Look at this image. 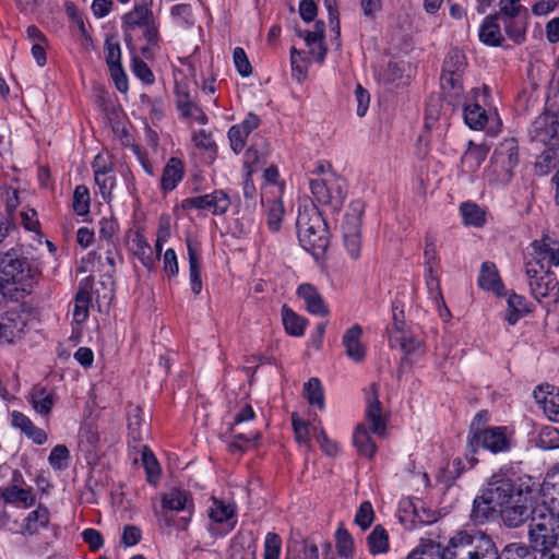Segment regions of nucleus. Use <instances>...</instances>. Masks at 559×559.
<instances>
[{
    "label": "nucleus",
    "instance_id": "f257e3e1",
    "mask_svg": "<svg viewBox=\"0 0 559 559\" xmlns=\"http://www.w3.org/2000/svg\"><path fill=\"white\" fill-rule=\"evenodd\" d=\"M39 275L38 269L12 250L0 257V293L3 298L20 301L31 294Z\"/></svg>",
    "mask_w": 559,
    "mask_h": 559
},
{
    "label": "nucleus",
    "instance_id": "f03ea898",
    "mask_svg": "<svg viewBox=\"0 0 559 559\" xmlns=\"http://www.w3.org/2000/svg\"><path fill=\"white\" fill-rule=\"evenodd\" d=\"M296 227L301 247L316 259L323 257L330 245V230L314 204L299 210Z\"/></svg>",
    "mask_w": 559,
    "mask_h": 559
},
{
    "label": "nucleus",
    "instance_id": "7ed1b4c3",
    "mask_svg": "<svg viewBox=\"0 0 559 559\" xmlns=\"http://www.w3.org/2000/svg\"><path fill=\"white\" fill-rule=\"evenodd\" d=\"M518 486L519 488L512 495L510 502L499 508L501 519L508 527L521 526L538 507L537 500L540 490L532 477L523 476Z\"/></svg>",
    "mask_w": 559,
    "mask_h": 559
},
{
    "label": "nucleus",
    "instance_id": "20e7f679",
    "mask_svg": "<svg viewBox=\"0 0 559 559\" xmlns=\"http://www.w3.org/2000/svg\"><path fill=\"white\" fill-rule=\"evenodd\" d=\"M492 538L481 532H460L449 542L447 559H500Z\"/></svg>",
    "mask_w": 559,
    "mask_h": 559
},
{
    "label": "nucleus",
    "instance_id": "39448f33",
    "mask_svg": "<svg viewBox=\"0 0 559 559\" xmlns=\"http://www.w3.org/2000/svg\"><path fill=\"white\" fill-rule=\"evenodd\" d=\"M528 539L536 551H547L557 548L559 537V513L544 503L531 514Z\"/></svg>",
    "mask_w": 559,
    "mask_h": 559
},
{
    "label": "nucleus",
    "instance_id": "423d86ee",
    "mask_svg": "<svg viewBox=\"0 0 559 559\" xmlns=\"http://www.w3.org/2000/svg\"><path fill=\"white\" fill-rule=\"evenodd\" d=\"M511 448V439L508 436L507 427H486L483 432H477L467 440L466 459L471 467L478 463L475 456L479 449L487 450L493 454L508 452Z\"/></svg>",
    "mask_w": 559,
    "mask_h": 559
},
{
    "label": "nucleus",
    "instance_id": "0eeeda50",
    "mask_svg": "<svg viewBox=\"0 0 559 559\" xmlns=\"http://www.w3.org/2000/svg\"><path fill=\"white\" fill-rule=\"evenodd\" d=\"M525 273L536 274V270L543 266L544 270H550L559 265V242L548 235L542 239L534 240L524 254Z\"/></svg>",
    "mask_w": 559,
    "mask_h": 559
},
{
    "label": "nucleus",
    "instance_id": "6e6552de",
    "mask_svg": "<svg viewBox=\"0 0 559 559\" xmlns=\"http://www.w3.org/2000/svg\"><path fill=\"white\" fill-rule=\"evenodd\" d=\"M309 185L319 204L330 206L333 211L342 207L346 197L344 179L331 174L330 177L310 179Z\"/></svg>",
    "mask_w": 559,
    "mask_h": 559
},
{
    "label": "nucleus",
    "instance_id": "1a4fd4ad",
    "mask_svg": "<svg viewBox=\"0 0 559 559\" xmlns=\"http://www.w3.org/2000/svg\"><path fill=\"white\" fill-rule=\"evenodd\" d=\"M518 164L519 143L516 139H504L497 145L491 156V169L496 175V180L502 183L509 182Z\"/></svg>",
    "mask_w": 559,
    "mask_h": 559
},
{
    "label": "nucleus",
    "instance_id": "9d476101",
    "mask_svg": "<svg viewBox=\"0 0 559 559\" xmlns=\"http://www.w3.org/2000/svg\"><path fill=\"white\" fill-rule=\"evenodd\" d=\"M532 296L548 308L559 300V283L555 273L540 266L536 274H526Z\"/></svg>",
    "mask_w": 559,
    "mask_h": 559
},
{
    "label": "nucleus",
    "instance_id": "9b49d317",
    "mask_svg": "<svg viewBox=\"0 0 559 559\" xmlns=\"http://www.w3.org/2000/svg\"><path fill=\"white\" fill-rule=\"evenodd\" d=\"M523 477L516 476L515 473L510 469L501 468L493 473L489 478L487 488L485 491L488 497L493 499L499 508L508 502L512 498V495L516 492Z\"/></svg>",
    "mask_w": 559,
    "mask_h": 559
},
{
    "label": "nucleus",
    "instance_id": "f8f14e48",
    "mask_svg": "<svg viewBox=\"0 0 559 559\" xmlns=\"http://www.w3.org/2000/svg\"><path fill=\"white\" fill-rule=\"evenodd\" d=\"M531 140L559 150V120L555 112L545 109L532 123Z\"/></svg>",
    "mask_w": 559,
    "mask_h": 559
},
{
    "label": "nucleus",
    "instance_id": "ddd939ff",
    "mask_svg": "<svg viewBox=\"0 0 559 559\" xmlns=\"http://www.w3.org/2000/svg\"><path fill=\"white\" fill-rule=\"evenodd\" d=\"M362 207L359 203L354 207L353 213H346L342 223L343 238L346 250L352 259L357 260L360 257Z\"/></svg>",
    "mask_w": 559,
    "mask_h": 559
},
{
    "label": "nucleus",
    "instance_id": "4468645a",
    "mask_svg": "<svg viewBox=\"0 0 559 559\" xmlns=\"http://www.w3.org/2000/svg\"><path fill=\"white\" fill-rule=\"evenodd\" d=\"M183 210H209L214 215L225 214L230 206V199L223 190H215L212 193L187 198L182 200Z\"/></svg>",
    "mask_w": 559,
    "mask_h": 559
},
{
    "label": "nucleus",
    "instance_id": "2eb2a0df",
    "mask_svg": "<svg viewBox=\"0 0 559 559\" xmlns=\"http://www.w3.org/2000/svg\"><path fill=\"white\" fill-rule=\"evenodd\" d=\"M371 396L368 397L366 419L369 423V430L379 437H384L386 431V419L382 415V404L379 401V385H370Z\"/></svg>",
    "mask_w": 559,
    "mask_h": 559
},
{
    "label": "nucleus",
    "instance_id": "dca6fc26",
    "mask_svg": "<svg viewBox=\"0 0 559 559\" xmlns=\"http://www.w3.org/2000/svg\"><path fill=\"white\" fill-rule=\"evenodd\" d=\"M534 399L543 406L547 418L559 423V390L552 384L544 383L534 390Z\"/></svg>",
    "mask_w": 559,
    "mask_h": 559
},
{
    "label": "nucleus",
    "instance_id": "f3484780",
    "mask_svg": "<svg viewBox=\"0 0 559 559\" xmlns=\"http://www.w3.org/2000/svg\"><path fill=\"white\" fill-rule=\"evenodd\" d=\"M440 85L443 100L448 105L452 106L453 108H459L466 104L468 97L464 93L462 76L441 75Z\"/></svg>",
    "mask_w": 559,
    "mask_h": 559
},
{
    "label": "nucleus",
    "instance_id": "a211bd4d",
    "mask_svg": "<svg viewBox=\"0 0 559 559\" xmlns=\"http://www.w3.org/2000/svg\"><path fill=\"white\" fill-rule=\"evenodd\" d=\"M162 508L164 511H185L192 514L194 503L189 491L180 488H171L162 495Z\"/></svg>",
    "mask_w": 559,
    "mask_h": 559
},
{
    "label": "nucleus",
    "instance_id": "6ab92c4d",
    "mask_svg": "<svg viewBox=\"0 0 559 559\" xmlns=\"http://www.w3.org/2000/svg\"><path fill=\"white\" fill-rule=\"evenodd\" d=\"M499 506L496 504L493 499L489 498L487 492L484 490L480 496H477L473 501V508L471 511V520L474 524L479 525L495 519Z\"/></svg>",
    "mask_w": 559,
    "mask_h": 559
},
{
    "label": "nucleus",
    "instance_id": "aec40b11",
    "mask_svg": "<svg viewBox=\"0 0 559 559\" xmlns=\"http://www.w3.org/2000/svg\"><path fill=\"white\" fill-rule=\"evenodd\" d=\"M257 542L251 533H237L229 547L228 559H255Z\"/></svg>",
    "mask_w": 559,
    "mask_h": 559
},
{
    "label": "nucleus",
    "instance_id": "412c9836",
    "mask_svg": "<svg viewBox=\"0 0 559 559\" xmlns=\"http://www.w3.org/2000/svg\"><path fill=\"white\" fill-rule=\"evenodd\" d=\"M501 10L493 14L487 15L479 28L478 37L479 40L491 47L501 46L503 41V36L500 29V25L498 24V20L501 17Z\"/></svg>",
    "mask_w": 559,
    "mask_h": 559
},
{
    "label": "nucleus",
    "instance_id": "4be33fe9",
    "mask_svg": "<svg viewBox=\"0 0 559 559\" xmlns=\"http://www.w3.org/2000/svg\"><path fill=\"white\" fill-rule=\"evenodd\" d=\"M297 295L304 299L306 309L311 314L325 317L329 314V308L325 305L321 294L311 284H301L297 288Z\"/></svg>",
    "mask_w": 559,
    "mask_h": 559
},
{
    "label": "nucleus",
    "instance_id": "5701e85b",
    "mask_svg": "<svg viewBox=\"0 0 559 559\" xmlns=\"http://www.w3.org/2000/svg\"><path fill=\"white\" fill-rule=\"evenodd\" d=\"M25 321L17 311H7L0 319V342L12 343L25 328Z\"/></svg>",
    "mask_w": 559,
    "mask_h": 559
},
{
    "label": "nucleus",
    "instance_id": "b1692460",
    "mask_svg": "<svg viewBox=\"0 0 559 559\" xmlns=\"http://www.w3.org/2000/svg\"><path fill=\"white\" fill-rule=\"evenodd\" d=\"M361 334V326L355 324L346 330L342 340V343L346 349V355L356 362L362 361L366 357L365 346L360 342Z\"/></svg>",
    "mask_w": 559,
    "mask_h": 559
},
{
    "label": "nucleus",
    "instance_id": "393cba45",
    "mask_svg": "<svg viewBox=\"0 0 559 559\" xmlns=\"http://www.w3.org/2000/svg\"><path fill=\"white\" fill-rule=\"evenodd\" d=\"M187 250L191 290L194 295H199L202 290L200 252L197 245H194L190 239H187Z\"/></svg>",
    "mask_w": 559,
    "mask_h": 559
},
{
    "label": "nucleus",
    "instance_id": "a878e982",
    "mask_svg": "<svg viewBox=\"0 0 559 559\" xmlns=\"http://www.w3.org/2000/svg\"><path fill=\"white\" fill-rule=\"evenodd\" d=\"M55 402V393L45 386L35 385L29 392V403L33 408L43 416L50 414Z\"/></svg>",
    "mask_w": 559,
    "mask_h": 559
},
{
    "label": "nucleus",
    "instance_id": "bb28decb",
    "mask_svg": "<svg viewBox=\"0 0 559 559\" xmlns=\"http://www.w3.org/2000/svg\"><path fill=\"white\" fill-rule=\"evenodd\" d=\"M478 285L486 290H492L497 296H502L504 285L501 282L496 265L491 262H484L480 267Z\"/></svg>",
    "mask_w": 559,
    "mask_h": 559
},
{
    "label": "nucleus",
    "instance_id": "cd10ccee",
    "mask_svg": "<svg viewBox=\"0 0 559 559\" xmlns=\"http://www.w3.org/2000/svg\"><path fill=\"white\" fill-rule=\"evenodd\" d=\"M183 164L177 157H171L163 169L160 188L164 192L173 191L183 178Z\"/></svg>",
    "mask_w": 559,
    "mask_h": 559
},
{
    "label": "nucleus",
    "instance_id": "c85d7f7f",
    "mask_svg": "<svg viewBox=\"0 0 559 559\" xmlns=\"http://www.w3.org/2000/svg\"><path fill=\"white\" fill-rule=\"evenodd\" d=\"M12 426L19 428L25 436L36 444H43L47 440L46 432L36 427L33 421L23 413L14 411L12 413Z\"/></svg>",
    "mask_w": 559,
    "mask_h": 559
},
{
    "label": "nucleus",
    "instance_id": "c756f323",
    "mask_svg": "<svg viewBox=\"0 0 559 559\" xmlns=\"http://www.w3.org/2000/svg\"><path fill=\"white\" fill-rule=\"evenodd\" d=\"M209 516L216 523H226L228 525L227 532L231 531L237 523L236 508L215 498L209 509Z\"/></svg>",
    "mask_w": 559,
    "mask_h": 559
},
{
    "label": "nucleus",
    "instance_id": "7c9ffc66",
    "mask_svg": "<svg viewBox=\"0 0 559 559\" xmlns=\"http://www.w3.org/2000/svg\"><path fill=\"white\" fill-rule=\"evenodd\" d=\"M507 304L506 320L511 325H514L521 318L532 312L531 305L526 301L525 297L514 292L509 294Z\"/></svg>",
    "mask_w": 559,
    "mask_h": 559
},
{
    "label": "nucleus",
    "instance_id": "2f4dec72",
    "mask_svg": "<svg viewBox=\"0 0 559 559\" xmlns=\"http://www.w3.org/2000/svg\"><path fill=\"white\" fill-rule=\"evenodd\" d=\"M353 443L360 456L372 459L376 454L377 447L372 441L369 430L365 424H359L354 430Z\"/></svg>",
    "mask_w": 559,
    "mask_h": 559
},
{
    "label": "nucleus",
    "instance_id": "473e14b6",
    "mask_svg": "<svg viewBox=\"0 0 559 559\" xmlns=\"http://www.w3.org/2000/svg\"><path fill=\"white\" fill-rule=\"evenodd\" d=\"M466 66L467 62L464 52L457 48H452L443 61L441 75L463 76Z\"/></svg>",
    "mask_w": 559,
    "mask_h": 559
},
{
    "label": "nucleus",
    "instance_id": "72a5a7b5",
    "mask_svg": "<svg viewBox=\"0 0 559 559\" xmlns=\"http://www.w3.org/2000/svg\"><path fill=\"white\" fill-rule=\"evenodd\" d=\"M102 159L100 155H97L93 163L94 179L99 188L100 193L105 197L110 194L115 186V176L112 175V166L104 163L103 168H98V162Z\"/></svg>",
    "mask_w": 559,
    "mask_h": 559
},
{
    "label": "nucleus",
    "instance_id": "f704fd0d",
    "mask_svg": "<svg viewBox=\"0 0 559 559\" xmlns=\"http://www.w3.org/2000/svg\"><path fill=\"white\" fill-rule=\"evenodd\" d=\"M488 148L484 145L475 144L473 141L468 142L467 148L464 152L461 163L467 171H476L483 162L486 159Z\"/></svg>",
    "mask_w": 559,
    "mask_h": 559
},
{
    "label": "nucleus",
    "instance_id": "c9c22d12",
    "mask_svg": "<svg viewBox=\"0 0 559 559\" xmlns=\"http://www.w3.org/2000/svg\"><path fill=\"white\" fill-rule=\"evenodd\" d=\"M130 250L147 270L153 269L155 258L152 248L141 234L136 233L131 239Z\"/></svg>",
    "mask_w": 559,
    "mask_h": 559
},
{
    "label": "nucleus",
    "instance_id": "e433bc0d",
    "mask_svg": "<svg viewBox=\"0 0 559 559\" xmlns=\"http://www.w3.org/2000/svg\"><path fill=\"white\" fill-rule=\"evenodd\" d=\"M154 19L151 9L145 5L136 4L134 8L122 16V27L126 29H133L142 27Z\"/></svg>",
    "mask_w": 559,
    "mask_h": 559
},
{
    "label": "nucleus",
    "instance_id": "4c0bfd02",
    "mask_svg": "<svg viewBox=\"0 0 559 559\" xmlns=\"http://www.w3.org/2000/svg\"><path fill=\"white\" fill-rule=\"evenodd\" d=\"M504 24V31L509 38L515 44H521L525 39L526 23L520 17V13L514 15L501 14Z\"/></svg>",
    "mask_w": 559,
    "mask_h": 559
},
{
    "label": "nucleus",
    "instance_id": "58836bf2",
    "mask_svg": "<svg viewBox=\"0 0 559 559\" xmlns=\"http://www.w3.org/2000/svg\"><path fill=\"white\" fill-rule=\"evenodd\" d=\"M464 472V464L460 457L448 462L439 468L437 481L442 484L447 489L450 488Z\"/></svg>",
    "mask_w": 559,
    "mask_h": 559
},
{
    "label": "nucleus",
    "instance_id": "ea45409f",
    "mask_svg": "<svg viewBox=\"0 0 559 559\" xmlns=\"http://www.w3.org/2000/svg\"><path fill=\"white\" fill-rule=\"evenodd\" d=\"M463 117L465 123L473 130H481L488 121L486 110L478 104H465Z\"/></svg>",
    "mask_w": 559,
    "mask_h": 559
},
{
    "label": "nucleus",
    "instance_id": "a19ab883",
    "mask_svg": "<svg viewBox=\"0 0 559 559\" xmlns=\"http://www.w3.org/2000/svg\"><path fill=\"white\" fill-rule=\"evenodd\" d=\"M90 284L86 282L81 285L74 299L73 318L78 323L84 322L88 317V307L91 304Z\"/></svg>",
    "mask_w": 559,
    "mask_h": 559
},
{
    "label": "nucleus",
    "instance_id": "79ce46f5",
    "mask_svg": "<svg viewBox=\"0 0 559 559\" xmlns=\"http://www.w3.org/2000/svg\"><path fill=\"white\" fill-rule=\"evenodd\" d=\"M369 551L372 555L384 554L389 550V535L382 525H376L367 537Z\"/></svg>",
    "mask_w": 559,
    "mask_h": 559
},
{
    "label": "nucleus",
    "instance_id": "37998d69",
    "mask_svg": "<svg viewBox=\"0 0 559 559\" xmlns=\"http://www.w3.org/2000/svg\"><path fill=\"white\" fill-rule=\"evenodd\" d=\"M283 324L288 334L301 336L305 333L306 319L299 317L287 306L282 308Z\"/></svg>",
    "mask_w": 559,
    "mask_h": 559
},
{
    "label": "nucleus",
    "instance_id": "c03bdc74",
    "mask_svg": "<svg viewBox=\"0 0 559 559\" xmlns=\"http://www.w3.org/2000/svg\"><path fill=\"white\" fill-rule=\"evenodd\" d=\"M2 498L5 502H21L25 507L34 504L35 499L31 489L20 488L17 485H11L2 490Z\"/></svg>",
    "mask_w": 559,
    "mask_h": 559
},
{
    "label": "nucleus",
    "instance_id": "a18cd8bd",
    "mask_svg": "<svg viewBox=\"0 0 559 559\" xmlns=\"http://www.w3.org/2000/svg\"><path fill=\"white\" fill-rule=\"evenodd\" d=\"M460 211L465 225L481 227L486 222L485 211L476 203H462Z\"/></svg>",
    "mask_w": 559,
    "mask_h": 559
},
{
    "label": "nucleus",
    "instance_id": "49530a36",
    "mask_svg": "<svg viewBox=\"0 0 559 559\" xmlns=\"http://www.w3.org/2000/svg\"><path fill=\"white\" fill-rule=\"evenodd\" d=\"M304 396L310 405L319 409L324 408V395L321 382L318 378H310L304 385Z\"/></svg>",
    "mask_w": 559,
    "mask_h": 559
},
{
    "label": "nucleus",
    "instance_id": "de8ad7c7",
    "mask_svg": "<svg viewBox=\"0 0 559 559\" xmlns=\"http://www.w3.org/2000/svg\"><path fill=\"white\" fill-rule=\"evenodd\" d=\"M558 163L559 150H552V146H546V150L537 157L535 168L539 175H547Z\"/></svg>",
    "mask_w": 559,
    "mask_h": 559
},
{
    "label": "nucleus",
    "instance_id": "09e8293b",
    "mask_svg": "<svg viewBox=\"0 0 559 559\" xmlns=\"http://www.w3.org/2000/svg\"><path fill=\"white\" fill-rule=\"evenodd\" d=\"M49 522V511L47 508L39 507L32 511L25 520V532L34 535L40 527H45Z\"/></svg>",
    "mask_w": 559,
    "mask_h": 559
},
{
    "label": "nucleus",
    "instance_id": "8fccbe9b",
    "mask_svg": "<svg viewBox=\"0 0 559 559\" xmlns=\"http://www.w3.org/2000/svg\"><path fill=\"white\" fill-rule=\"evenodd\" d=\"M448 549L449 545L447 547H441L439 544L429 542L423 545L420 552L418 550L413 551L408 559H447Z\"/></svg>",
    "mask_w": 559,
    "mask_h": 559
},
{
    "label": "nucleus",
    "instance_id": "3c124183",
    "mask_svg": "<svg viewBox=\"0 0 559 559\" xmlns=\"http://www.w3.org/2000/svg\"><path fill=\"white\" fill-rule=\"evenodd\" d=\"M500 559H537L536 552L527 545L512 543L504 546Z\"/></svg>",
    "mask_w": 559,
    "mask_h": 559
},
{
    "label": "nucleus",
    "instance_id": "603ef678",
    "mask_svg": "<svg viewBox=\"0 0 559 559\" xmlns=\"http://www.w3.org/2000/svg\"><path fill=\"white\" fill-rule=\"evenodd\" d=\"M142 463L147 475V481L155 485L159 478L160 466L153 452L144 447L142 451Z\"/></svg>",
    "mask_w": 559,
    "mask_h": 559
},
{
    "label": "nucleus",
    "instance_id": "864d4df0",
    "mask_svg": "<svg viewBox=\"0 0 559 559\" xmlns=\"http://www.w3.org/2000/svg\"><path fill=\"white\" fill-rule=\"evenodd\" d=\"M90 203L88 189L83 185L78 186L73 192V211L78 215L84 216L90 212Z\"/></svg>",
    "mask_w": 559,
    "mask_h": 559
},
{
    "label": "nucleus",
    "instance_id": "5fc2aeb1",
    "mask_svg": "<svg viewBox=\"0 0 559 559\" xmlns=\"http://www.w3.org/2000/svg\"><path fill=\"white\" fill-rule=\"evenodd\" d=\"M336 549L341 557H352L354 552V539L348 531L340 526L335 533Z\"/></svg>",
    "mask_w": 559,
    "mask_h": 559
},
{
    "label": "nucleus",
    "instance_id": "6e6d98bb",
    "mask_svg": "<svg viewBox=\"0 0 559 559\" xmlns=\"http://www.w3.org/2000/svg\"><path fill=\"white\" fill-rule=\"evenodd\" d=\"M425 264L428 267V272L430 275V280L427 281V285L430 289H432V286L436 285L437 288L439 287V283L436 278L432 277L433 266L437 264V251H436V243L435 240L427 237L426 238V246H425Z\"/></svg>",
    "mask_w": 559,
    "mask_h": 559
},
{
    "label": "nucleus",
    "instance_id": "4d7b16f0",
    "mask_svg": "<svg viewBox=\"0 0 559 559\" xmlns=\"http://www.w3.org/2000/svg\"><path fill=\"white\" fill-rule=\"evenodd\" d=\"M537 445L545 450L559 449V430L551 426L544 427L539 432Z\"/></svg>",
    "mask_w": 559,
    "mask_h": 559
},
{
    "label": "nucleus",
    "instance_id": "13d9d810",
    "mask_svg": "<svg viewBox=\"0 0 559 559\" xmlns=\"http://www.w3.org/2000/svg\"><path fill=\"white\" fill-rule=\"evenodd\" d=\"M282 549V538L278 534L270 532L264 540L263 559H280Z\"/></svg>",
    "mask_w": 559,
    "mask_h": 559
},
{
    "label": "nucleus",
    "instance_id": "bf43d9fd",
    "mask_svg": "<svg viewBox=\"0 0 559 559\" xmlns=\"http://www.w3.org/2000/svg\"><path fill=\"white\" fill-rule=\"evenodd\" d=\"M290 63L293 75L300 81L307 73L308 60L302 51L297 50L295 47L290 49Z\"/></svg>",
    "mask_w": 559,
    "mask_h": 559
},
{
    "label": "nucleus",
    "instance_id": "052dcab7",
    "mask_svg": "<svg viewBox=\"0 0 559 559\" xmlns=\"http://www.w3.org/2000/svg\"><path fill=\"white\" fill-rule=\"evenodd\" d=\"M373 519L374 512L372 504L369 501L361 502L355 515V523L361 530L366 531L371 526Z\"/></svg>",
    "mask_w": 559,
    "mask_h": 559
},
{
    "label": "nucleus",
    "instance_id": "680f3d73",
    "mask_svg": "<svg viewBox=\"0 0 559 559\" xmlns=\"http://www.w3.org/2000/svg\"><path fill=\"white\" fill-rule=\"evenodd\" d=\"M284 214L283 203L278 200H273L267 209V226L272 231H277L281 227V222Z\"/></svg>",
    "mask_w": 559,
    "mask_h": 559
},
{
    "label": "nucleus",
    "instance_id": "e2e57ef3",
    "mask_svg": "<svg viewBox=\"0 0 559 559\" xmlns=\"http://www.w3.org/2000/svg\"><path fill=\"white\" fill-rule=\"evenodd\" d=\"M70 452L68 448L64 444H58L51 450L48 456V462L53 468L62 469L67 467Z\"/></svg>",
    "mask_w": 559,
    "mask_h": 559
},
{
    "label": "nucleus",
    "instance_id": "0e129e2a",
    "mask_svg": "<svg viewBox=\"0 0 559 559\" xmlns=\"http://www.w3.org/2000/svg\"><path fill=\"white\" fill-rule=\"evenodd\" d=\"M292 425L295 433V439L299 444L308 445L309 438V425L306 420L300 419L296 413L292 414Z\"/></svg>",
    "mask_w": 559,
    "mask_h": 559
},
{
    "label": "nucleus",
    "instance_id": "69168bd1",
    "mask_svg": "<svg viewBox=\"0 0 559 559\" xmlns=\"http://www.w3.org/2000/svg\"><path fill=\"white\" fill-rule=\"evenodd\" d=\"M105 53H106V63L108 68L122 67L121 64V49L118 41H112L107 38L105 41Z\"/></svg>",
    "mask_w": 559,
    "mask_h": 559
},
{
    "label": "nucleus",
    "instance_id": "338daca9",
    "mask_svg": "<svg viewBox=\"0 0 559 559\" xmlns=\"http://www.w3.org/2000/svg\"><path fill=\"white\" fill-rule=\"evenodd\" d=\"M131 68L133 74L143 83L152 84L154 82L155 78L152 70L141 58L133 57Z\"/></svg>",
    "mask_w": 559,
    "mask_h": 559
},
{
    "label": "nucleus",
    "instance_id": "774afa93",
    "mask_svg": "<svg viewBox=\"0 0 559 559\" xmlns=\"http://www.w3.org/2000/svg\"><path fill=\"white\" fill-rule=\"evenodd\" d=\"M233 59L235 67L241 76L247 78L252 73V67L242 48L236 47L234 49Z\"/></svg>",
    "mask_w": 559,
    "mask_h": 559
}]
</instances>
